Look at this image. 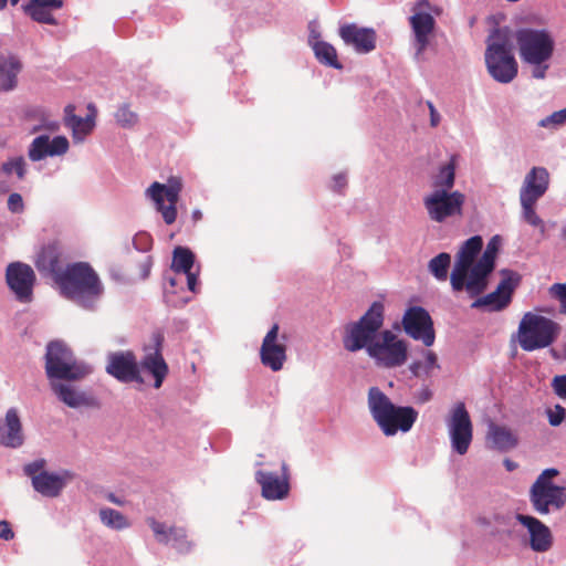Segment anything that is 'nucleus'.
<instances>
[{"label": "nucleus", "mask_w": 566, "mask_h": 566, "mask_svg": "<svg viewBox=\"0 0 566 566\" xmlns=\"http://www.w3.org/2000/svg\"><path fill=\"white\" fill-rule=\"evenodd\" d=\"M43 359L50 389L60 402L72 409L99 408V400L92 388L82 389L78 385L93 374L94 367L78 359L64 340H50Z\"/></svg>", "instance_id": "obj_1"}, {"label": "nucleus", "mask_w": 566, "mask_h": 566, "mask_svg": "<svg viewBox=\"0 0 566 566\" xmlns=\"http://www.w3.org/2000/svg\"><path fill=\"white\" fill-rule=\"evenodd\" d=\"M521 60L531 65V27L513 30L510 25L493 27L485 40L484 63L489 75L497 83L510 84L518 74L515 43Z\"/></svg>", "instance_id": "obj_2"}, {"label": "nucleus", "mask_w": 566, "mask_h": 566, "mask_svg": "<svg viewBox=\"0 0 566 566\" xmlns=\"http://www.w3.org/2000/svg\"><path fill=\"white\" fill-rule=\"evenodd\" d=\"M53 281L64 298L86 311H95L104 295L99 275L86 261L67 263Z\"/></svg>", "instance_id": "obj_3"}, {"label": "nucleus", "mask_w": 566, "mask_h": 566, "mask_svg": "<svg viewBox=\"0 0 566 566\" xmlns=\"http://www.w3.org/2000/svg\"><path fill=\"white\" fill-rule=\"evenodd\" d=\"M367 402L374 421L386 437H394L399 431L409 432L419 416L415 407L395 403L377 386L369 388Z\"/></svg>", "instance_id": "obj_4"}, {"label": "nucleus", "mask_w": 566, "mask_h": 566, "mask_svg": "<svg viewBox=\"0 0 566 566\" xmlns=\"http://www.w3.org/2000/svg\"><path fill=\"white\" fill-rule=\"evenodd\" d=\"M384 323L385 305L381 301H374L357 321H349L344 325V349L348 353L365 350L369 355L384 329Z\"/></svg>", "instance_id": "obj_5"}, {"label": "nucleus", "mask_w": 566, "mask_h": 566, "mask_svg": "<svg viewBox=\"0 0 566 566\" xmlns=\"http://www.w3.org/2000/svg\"><path fill=\"white\" fill-rule=\"evenodd\" d=\"M409 342L390 329H382L368 357L378 367L392 369L403 366L409 358Z\"/></svg>", "instance_id": "obj_6"}, {"label": "nucleus", "mask_w": 566, "mask_h": 566, "mask_svg": "<svg viewBox=\"0 0 566 566\" xmlns=\"http://www.w3.org/2000/svg\"><path fill=\"white\" fill-rule=\"evenodd\" d=\"M558 474L555 468L546 469L533 483V506L541 514L560 510L566 504V488L553 483Z\"/></svg>", "instance_id": "obj_7"}, {"label": "nucleus", "mask_w": 566, "mask_h": 566, "mask_svg": "<svg viewBox=\"0 0 566 566\" xmlns=\"http://www.w3.org/2000/svg\"><path fill=\"white\" fill-rule=\"evenodd\" d=\"M411 12L408 20L413 34L416 55H420L427 50L436 31L437 21L432 12L439 14L441 8L431 4L429 0H417Z\"/></svg>", "instance_id": "obj_8"}, {"label": "nucleus", "mask_w": 566, "mask_h": 566, "mask_svg": "<svg viewBox=\"0 0 566 566\" xmlns=\"http://www.w3.org/2000/svg\"><path fill=\"white\" fill-rule=\"evenodd\" d=\"M451 449L464 455L473 440V423L463 401L455 402L446 419Z\"/></svg>", "instance_id": "obj_9"}, {"label": "nucleus", "mask_w": 566, "mask_h": 566, "mask_svg": "<svg viewBox=\"0 0 566 566\" xmlns=\"http://www.w3.org/2000/svg\"><path fill=\"white\" fill-rule=\"evenodd\" d=\"M494 271V268L476 260L467 270L451 271V289L455 293L465 291L470 298L479 296L488 291Z\"/></svg>", "instance_id": "obj_10"}, {"label": "nucleus", "mask_w": 566, "mask_h": 566, "mask_svg": "<svg viewBox=\"0 0 566 566\" xmlns=\"http://www.w3.org/2000/svg\"><path fill=\"white\" fill-rule=\"evenodd\" d=\"M464 202L465 196L459 190H433L423 198L430 219L439 223L448 218L462 216Z\"/></svg>", "instance_id": "obj_11"}, {"label": "nucleus", "mask_w": 566, "mask_h": 566, "mask_svg": "<svg viewBox=\"0 0 566 566\" xmlns=\"http://www.w3.org/2000/svg\"><path fill=\"white\" fill-rule=\"evenodd\" d=\"M401 326L405 334L420 340L426 347H430L436 340V331L433 319L421 305H409L402 315Z\"/></svg>", "instance_id": "obj_12"}, {"label": "nucleus", "mask_w": 566, "mask_h": 566, "mask_svg": "<svg viewBox=\"0 0 566 566\" xmlns=\"http://www.w3.org/2000/svg\"><path fill=\"white\" fill-rule=\"evenodd\" d=\"M4 276L8 289L18 302H32L36 275L29 264L20 261L11 262L6 268Z\"/></svg>", "instance_id": "obj_13"}, {"label": "nucleus", "mask_w": 566, "mask_h": 566, "mask_svg": "<svg viewBox=\"0 0 566 566\" xmlns=\"http://www.w3.org/2000/svg\"><path fill=\"white\" fill-rule=\"evenodd\" d=\"M105 371L122 384H145V378L143 374H139L138 360L133 350L109 352Z\"/></svg>", "instance_id": "obj_14"}, {"label": "nucleus", "mask_w": 566, "mask_h": 566, "mask_svg": "<svg viewBox=\"0 0 566 566\" xmlns=\"http://www.w3.org/2000/svg\"><path fill=\"white\" fill-rule=\"evenodd\" d=\"M279 337L280 326L274 323L265 334L259 353L261 364L274 373L282 370L287 359V346L285 344L287 336L286 334L281 335L283 342H280Z\"/></svg>", "instance_id": "obj_15"}, {"label": "nucleus", "mask_w": 566, "mask_h": 566, "mask_svg": "<svg viewBox=\"0 0 566 566\" xmlns=\"http://www.w3.org/2000/svg\"><path fill=\"white\" fill-rule=\"evenodd\" d=\"M281 471V475L263 470L255 472V482L261 486V495L263 499L269 501H282L290 495L291 475L289 465L285 462H282Z\"/></svg>", "instance_id": "obj_16"}, {"label": "nucleus", "mask_w": 566, "mask_h": 566, "mask_svg": "<svg viewBox=\"0 0 566 566\" xmlns=\"http://www.w3.org/2000/svg\"><path fill=\"white\" fill-rule=\"evenodd\" d=\"M338 35L358 54H368L376 49L377 32L371 27H360L355 22L340 24Z\"/></svg>", "instance_id": "obj_17"}, {"label": "nucleus", "mask_w": 566, "mask_h": 566, "mask_svg": "<svg viewBox=\"0 0 566 566\" xmlns=\"http://www.w3.org/2000/svg\"><path fill=\"white\" fill-rule=\"evenodd\" d=\"M74 478L75 473L66 469L60 471H42L33 478L32 488L42 496L54 499L61 495L67 483Z\"/></svg>", "instance_id": "obj_18"}, {"label": "nucleus", "mask_w": 566, "mask_h": 566, "mask_svg": "<svg viewBox=\"0 0 566 566\" xmlns=\"http://www.w3.org/2000/svg\"><path fill=\"white\" fill-rule=\"evenodd\" d=\"M554 50L555 41L547 31L533 30V77H545Z\"/></svg>", "instance_id": "obj_19"}, {"label": "nucleus", "mask_w": 566, "mask_h": 566, "mask_svg": "<svg viewBox=\"0 0 566 566\" xmlns=\"http://www.w3.org/2000/svg\"><path fill=\"white\" fill-rule=\"evenodd\" d=\"M63 254V245L59 239H54L43 244L36 254L34 265L36 270L50 276L52 280L56 277V273L61 272L63 268L60 266V261Z\"/></svg>", "instance_id": "obj_20"}, {"label": "nucleus", "mask_w": 566, "mask_h": 566, "mask_svg": "<svg viewBox=\"0 0 566 566\" xmlns=\"http://www.w3.org/2000/svg\"><path fill=\"white\" fill-rule=\"evenodd\" d=\"M24 443L20 413L17 408H9L4 419H0V446L18 449Z\"/></svg>", "instance_id": "obj_21"}, {"label": "nucleus", "mask_w": 566, "mask_h": 566, "mask_svg": "<svg viewBox=\"0 0 566 566\" xmlns=\"http://www.w3.org/2000/svg\"><path fill=\"white\" fill-rule=\"evenodd\" d=\"M64 6V0H28L21 4V10L33 22L56 27L57 19L52 11L60 10Z\"/></svg>", "instance_id": "obj_22"}, {"label": "nucleus", "mask_w": 566, "mask_h": 566, "mask_svg": "<svg viewBox=\"0 0 566 566\" xmlns=\"http://www.w3.org/2000/svg\"><path fill=\"white\" fill-rule=\"evenodd\" d=\"M517 444L518 437L513 433L510 428L499 424L493 420H489L485 437V446L488 449L505 453L516 448Z\"/></svg>", "instance_id": "obj_23"}, {"label": "nucleus", "mask_w": 566, "mask_h": 566, "mask_svg": "<svg viewBox=\"0 0 566 566\" xmlns=\"http://www.w3.org/2000/svg\"><path fill=\"white\" fill-rule=\"evenodd\" d=\"M562 332V326L544 316L533 315V349L552 345Z\"/></svg>", "instance_id": "obj_24"}, {"label": "nucleus", "mask_w": 566, "mask_h": 566, "mask_svg": "<svg viewBox=\"0 0 566 566\" xmlns=\"http://www.w3.org/2000/svg\"><path fill=\"white\" fill-rule=\"evenodd\" d=\"M23 63L15 54H0V93H9L18 87V76Z\"/></svg>", "instance_id": "obj_25"}, {"label": "nucleus", "mask_w": 566, "mask_h": 566, "mask_svg": "<svg viewBox=\"0 0 566 566\" xmlns=\"http://www.w3.org/2000/svg\"><path fill=\"white\" fill-rule=\"evenodd\" d=\"M483 248V238L480 234H474L464 240L455 254V260L452 271L467 270L470 265L475 263Z\"/></svg>", "instance_id": "obj_26"}, {"label": "nucleus", "mask_w": 566, "mask_h": 566, "mask_svg": "<svg viewBox=\"0 0 566 566\" xmlns=\"http://www.w3.org/2000/svg\"><path fill=\"white\" fill-rule=\"evenodd\" d=\"M139 374L143 371L153 378V388L159 389L169 375V365L164 356L144 355L138 360Z\"/></svg>", "instance_id": "obj_27"}, {"label": "nucleus", "mask_w": 566, "mask_h": 566, "mask_svg": "<svg viewBox=\"0 0 566 566\" xmlns=\"http://www.w3.org/2000/svg\"><path fill=\"white\" fill-rule=\"evenodd\" d=\"M64 124L71 128L72 138L75 144L83 143L96 127V123H92L91 117L85 118L76 115L73 104H67L64 108Z\"/></svg>", "instance_id": "obj_28"}, {"label": "nucleus", "mask_w": 566, "mask_h": 566, "mask_svg": "<svg viewBox=\"0 0 566 566\" xmlns=\"http://www.w3.org/2000/svg\"><path fill=\"white\" fill-rule=\"evenodd\" d=\"M182 179L179 176H170L166 184L154 181L146 190L149 199L164 198L168 202L179 201L182 190Z\"/></svg>", "instance_id": "obj_29"}, {"label": "nucleus", "mask_w": 566, "mask_h": 566, "mask_svg": "<svg viewBox=\"0 0 566 566\" xmlns=\"http://www.w3.org/2000/svg\"><path fill=\"white\" fill-rule=\"evenodd\" d=\"M472 300L473 302L470 307L482 313L502 312L511 305L509 295L503 296L496 290L486 294H480L479 296L472 297Z\"/></svg>", "instance_id": "obj_30"}, {"label": "nucleus", "mask_w": 566, "mask_h": 566, "mask_svg": "<svg viewBox=\"0 0 566 566\" xmlns=\"http://www.w3.org/2000/svg\"><path fill=\"white\" fill-rule=\"evenodd\" d=\"M196 253L186 245H176L171 252L170 271L176 274H184L195 270L197 264Z\"/></svg>", "instance_id": "obj_31"}, {"label": "nucleus", "mask_w": 566, "mask_h": 566, "mask_svg": "<svg viewBox=\"0 0 566 566\" xmlns=\"http://www.w3.org/2000/svg\"><path fill=\"white\" fill-rule=\"evenodd\" d=\"M315 59L322 65L342 71L344 64L338 60L337 51L333 44L327 41H315L312 44Z\"/></svg>", "instance_id": "obj_32"}, {"label": "nucleus", "mask_w": 566, "mask_h": 566, "mask_svg": "<svg viewBox=\"0 0 566 566\" xmlns=\"http://www.w3.org/2000/svg\"><path fill=\"white\" fill-rule=\"evenodd\" d=\"M457 156L452 155L449 161L439 166L438 174L433 178L434 190L452 191L455 184Z\"/></svg>", "instance_id": "obj_33"}, {"label": "nucleus", "mask_w": 566, "mask_h": 566, "mask_svg": "<svg viewBox=\"0 0 566 566\" xmlns=\"http://www.w3.org/2000/svg\"><path fill=\"white\" fill-rule=\"evenodd\" d=\"M517 344L525 352H531V336H530V312H525L520 325L518 331L512 334L510 339L511 358L517 357Z\"/></svg>", "instance_id": "obj_34"}, {"label": "nucleus", "mask_w": 566, "mask_h": 566, "mask_svg": "<svg viewBox=\"0 0 566 566\" xmlns=\"http://www.w3.org/2000/svg\"><path fill=\"white\" fill-rule=\"evenodd\" d=\"M551 530L539 520L533 517V551L546 552L552 547Z\"/></svg>", "instance_id": "obj_35"}, {"label": "nucleus", "mask_w": 566, "mask_h": 566, "mask_svg": "<svg viewBox=\"0 0 566 566\" xmlns=\"http://www.w3.org/2000/svg\"><path fill=\"white\" fill-rule=\"evenodd\" d=\"M500 275L501 280L497 283L495 290L503 296L509 295L510 303H512L514 292L518 287L522 276L516 271L511 269H502L500 271Z\"/></svg>", "instance_id": "obj_36"}, {"label": "nucleus", "mask_w": 566, "mask_h": 566, "mask_svg": "<svg viewBox=\"0 0 566 566\" xmlns=\"http://www.w3.org/2000/svg\"><path fill=\"white\" fill-rule=\"evenodd\" d=\"M450 266L451 254L448 252H440L428 262V272L437 281H446L449 276Z\"/></svg>", "instance_id": "obj_37"}, {"label": "nucleus", "mask_w": 566, "mask_h": 566, "mask_svg": "<svg viewBox=\"0 0 566 566\" xmlns=\"http://www.w3.org/2000/svg\"><path fill=\"white\" fill-rule=\"evenodd\" d=\"M496 522L505 525H510L512 520L517 521L525 530L526 534L521 537V543L524 547H531V515L521 513H509L506 515L495 514Z\"/></svg>", "instance_id": "obj_38"}, {"label": "nucleus", "mask_w": 566, "mask_h": 566, "mask_svg": "<svg viewBox=\"0 0 566 566\" xmlns=\"http://www.w3.org/2000/svg\"><path fill=\"white\" fill-rule=\"evenodd\" d=\"M28 157L33 163H38L50 157L48 134H41L33 138L28 147Z\"/></svg>", "instance_id": "obj_39"}, {"label": "nucleus", "mask_w": 566, "mask_h": 566, "mask_svg": "<svg viewBox=\"0 0 566 566\" xmlns=\"http://www.w3.org/2000/svg\"><path fill=\"white\" fill-rule=\"evenodd\" d=\"M99 517L104 525L116 531L129 526L127 517L122 512L111 507L101 509Z\"/></svg>", "instance_id": "obj_40"}, {"label": "nucleus", "mask_w": 566, "mask_h": 566, "mask_svg": "<svg viewBox=\"0 0 566 566\" xmlns=\"http://www.w3.org/2000/svg\"><path fill=\"white\" fill-rule=\"evenodd\" d=\"M170 543L179 554H188L193 548V543L188 541L187 532L184 527H169Z\"/></svg>", "instance_id": "obj_41"}, {"label": "nucleus", "mask_w": 566, "mask_h": 566, "mask_svg": "<svg viewBox=\"0 0 566 566\" xmlns=\"http://www.w3.org/2000/svg\"><path fill=\"white\" fill-rule=\"evenodd\" d=\"M503 244V238L500 234H494L489 240L485 250L482 255L478 259L479 261L496 269V260L501 252Z\"/></svg>", "instance_id": "obj_42"}, {"label": "nucleus", "mask_w": 566, "mask_h": 566, "mask_svg": "<svg viewBox=\"0 0 566 566\" xmlns=\"http://www.w3.org/2000/svg\"><path fill=\"white\" fill-rule=\"evenodd\" d=\"M549 174L545 168L533 167V205L548 189Z\"/></svg>", "instance_id": "obj_43"}, {"label": "nucleus", "mask_w": 566, "mask_h": 566, "mask_svg": "<svg viewBox=\"0 0 566 566\" xmlns=\"http://www.w3.org/2000/svg\"><path fill=\"white\" fill-rule=\"evenodd\" d=\"M165 331L161 327L155 328L149 337V342L144 345L145 355L164 356Z\"/></svg>", "instance_id": "obj_44"}, {"label": "nucleus", "mask_w": 566, "mask_h": 566, "mask_svg": "<svg viewBox=\"0 0 566 566\" xmlns=\"http://www.w3.org/2000/svg\"><path fill=\"white\" fill-rule=\"evenodd\" d=\"M1 171L4 175L15 174L18 179L23 180L27 176V163L23 156L11 157L7 161L2 163Z\"/></svg>", "instance_id": "obj_45"}, {"label": "nucleus", "mask_w": 566, "mask_h": 566, "mask_svg": "<svg viewBox=\"0 0 566 566\" xmlns=\"http://www.w3.org/2000/svg\"><path fill=\"white\" fill-rule=\"evenodd\" d=\"M150 200L154 202L155 209L161 213L166 224L170 226L176 221L178 216V201L168 202V205H166L164 198H154Z\"/></svg>", "instance_id": "obj_46"}, {"label": "nucleus", "mask_w": 566, "mask_h": 566, "mask_svg": "<svg viewBox=\"0 0 566 566\" xmlns=\"http://www.w3.org/2000/svg\"><path fill=\"white\" fill-rule=\"evenodd\" d=\"M522 218L531 224V170L526 172L521 188Z\"/></svg>", "instance_id": "obj_47"}, {"label": "nucleus", "mask_w": 566, "mask_h": 566, "mask_svg": "<svg viewBox=\"0 0 566 566\" xmlns=\"http://www.w3.org/2000/svg\"><path fill=\"white\" fill-rule=\"evenodd\" d=\"M115 119L120 127L132 128L138 123V115L129 109L128 104H123L117 108Z\"/></svg>", "instance_id": "obj_48"}, {"label": "nucleus", "mask_w": 566, "mask_h": 566, "mask_svg": "<svg viewBox=\"0 0 566 566\" xmlns=\"http://www.w3.org/2000/svg\"><path fill=\"white\" fill-rule=\"evenodd\" d=\"M179 293L178 290H168L167 285H164L163 297L165 304L174 308H184L191 301V297L181 296Z\"/></svg>", "instance_id": "obj_49"}, {"label": "nucleus", "mask_w": 566, "mask_h": 566, "mask_svg": "<svg viewBox=\"0 0 566 566\" xmlns=\"http://www.w3.org/2000/svg\"><path fill=\"white\" fill-rule=\"evenodd\" d=\"M147 524L154 532L158 543L168 545L170 543L169 527L166 523L157 521L155 517H148Z\"/></svg>", "instance_id": "obj_50"}, {"label": "nucleus", "mask_w": 566, "mask_h": 566, "mask_svg": "<svg viewBox=\"0 0 566 566\" xmlns=\"http://www.w3.org/2000/svg\"><path fill=\"white\" fill-rule=\"evenodd\" d=\"M70 149V142L64 135H55L49 137V153L50 157H57L65 155Z\"/></svg>", "instance_id": "obj_51"}, {"label": "nucleus", "mask_w": 566, "mask_h": 566, "mask_svg": "<svg viewBox=\"0 0 566 566\" xmlns=\"http://www.w3.org/2000/svg\"><path fill=\"white\" fill-rule=\"evenodd\" d=\"M555 226V222L547 224L533 211V239L536 241L545 240L548 237V229Z\"/></svg>", "instance_id": "obj_52"}, {"label": "nucleus", "mask_w": 566, "mask_h": 566, "mask_svg": "<svg viewBox=\"0 0 566 566\" xmlns=\"http://www.w3.org/2000/svg\"><path fill=\"white\" fill-rule=\"evenodd\" d=\"M153 238L146 231H139L133 239L134 248L139 252H148L153 248Z\"/></svg>", "instance_id": "obj_53"}, {"label": "nucleus", "mask_w": 566, "mask_h": 566, "mask_svg": "<svg viewBox=\"0 0 566 566\" xmlns=\"http://www.w3.org/2000/svg\"><path fill=\"white\" fill-rule=\"evenodd\" d=\"M566 123V107L564 109L554 112L546 118L542 119L538 125L541 127H558Z\"/></svg>", "instance_id": "obj_54"}, {"label": "nucleus", "mask_w": 566, "mask_h": 566, "mask_svg": "<svg viewBox=\"0 0 566 566\" xmlns=\"http://www.w3.org/2000/svg\"><path fill=\"white\" fill-rule=\"evenodd\" d=\"M546 415H547L548 423L552 427H558L559 424H562L564 422V420L566 418V410L563 406L557 403L554 407L548 408L546 410Z\"/></svg>", "instance_id": "obj_55"}, {"label": "nucleus", "mask_w": 566, "mask_h": 566, "mask_svg": "<svg viewBox=\"0 0 566 566\" xmlns=\"http://www.w3.org/2000/svg\"><path fill=\"white\" fill-rule=\"evenodd\" d=\"M200 271L201 264L198 263L195 270L184 273L187 279V289L193 294H198L200 292Z\"/></svg>", "instance_id": "obj_56"}, {"label": "nucleus", "mask_w": 566, "mask_h": 566, "mask_svg": "<svg viewBox=\"0 0 566 566\" xmlns=\"http://www.w3.org/2000/svg\"><path fill=\"white\" fill-rule=\"evenodd\" d=\"M46 461L44 459H36L24 465L23 472L27 476L31 479V484H33V478L40 474L42 471H48L45 469Z\"/></svg>", "instance_id": "obj_57"}, {"label": "nucleus", "mask_w": 566, "mask_h": 566, "mask_svg": "<svg viewBox=\"0 0 566 566\" xmlns=\"http://www.w3.org/2000/svg\"><path fill=\"white\" fill-rule=\"evenodd\" d=\"M549 294L560 302V313L566 314V283L553 284Z\"/></svg>", "instance_id": "obj_58"}, {"label": "nucleus", "mask_w": 566, "mask_h": 566, "mask_svg": "<svg viewBox=\"0 0 566 566\" xmlns=\"http://www.w3.org/2000/svg\"><path fill=\"white\" fill-rule=\"evenodd\" d=\"M8 210L11 213L19 214L24 211V201L20 193L12 192L9 195L7 200Z\"/></svg>", "instance_id": "obj_59"}, {"label": "nucleus", "mask_w": 566, "mask_h": 566, "mask_svg": "<svg viewBox=\"0 0 566 566\" xmlns=\"http://www.w3.org/2000/svg\"><path fill=\"white\" fill-rule=\"evenodd\" d=\"M424 355V361L422 363L423 371L427 376L430 375L432 369H440V365L438 363V356L433 350L427 349L422 350Z\"/></svg>", "instance_id": "obj_60"}, {"label": "nucleus", "mask_w": 566, "mask_h": 566, "mask_svg": "<svg viewBox=\"0 0 566 566\" xmlns=\"http://www.w3.org/2000/svg\"><path fill=\"white\" fill-rule=\"evenodd\" d=\"M552 388L559 398L566 400V375L555 376L552 380Z\"/></svg>", "instance_id": "obj_61"}, {"label": "nucleus", "mask_w": 566, "mask_h": 566, "mask_svg": "<svg viewBox=\"0 0 566 566\" xmlns=\"http://www.w3.org/2000/svg\"><path fill=\"white\" fill-rule=\"evenodd\" d=\"M347 176L345 172H339L333 176L332 190L336 193L342 195L344 189L347 187Z\"/></svg>", "instance_id": "obj_62"}, {"label": "nucleus", "mask_w": 566, "mask_h": 566, "mask_svg": "<svg viewBox=\"0 0 566 566\" xmlns=\"http://www.w3.org/2000/svg\"><path fill=\"white\" fill-rule=\"evenodd\" d=\"M164 285L168 284V290H178L179 292H185V287L179 285L178 280L175 275H172L168 270L163 273Z\"/></svg>", "instance_id": "obj_63"}, {"label": "nucleus", "mask_w": 566, "mask_h": 566, "mask_svg": "<svg viewBox=\"0 0 566 566\" xmlns=\"http://www.w3.org/2000/svg\"><path fill=\"white\" fill-rule=\"evenodd\" d=\"M14 537V532L10 522L2 520L0 521V539L11 541Z\"/></svg>", "instance_id": "obj_64"}]
</instances>
